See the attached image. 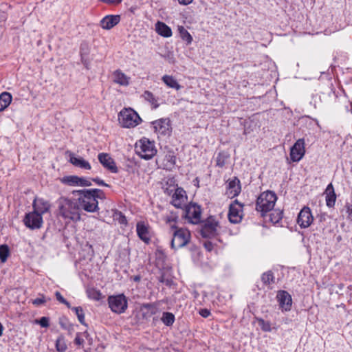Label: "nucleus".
Masks as SVG:
<instances>
[{
	"instance_id": "3",
	"label": "nucleus",
	"mask_w": 352,
	"mask_h": 352,
	"mask_svg": "<svg viewBox=\"0 0 352 352\" xmlns=\"http://www.w3.org/2000/svg\"><path fill=\"white\" fill-rule=\"evenodd\" d=\"M277 200L275 192L267 190L260 194L256 203V210L260 212L262 217L272 211Z\"/></svg>"
},
{
	"instance_id": "23",
	"label": "nucleus",
	"mask_w": 352,
	"mask_h": 352,
	"mask_svg": "<svg viewBox=\"0 0 352 352\" xmlns=\"http://www.w3.org/2000/svg\"><path fill=\"white\" fill-rule=\"evenodd\" d=\"M136 230L140 239L146 243H148L150 237L148 227L144 223L139 222L137 223Z\"/></svg>"
},
{
	"instance_id": "49",
	"label": "nucleus",
	"mask_w": 352,
	"mask_h": 352,
	"mask_svg": "<svg viewBox=\"0 0 352 352\" xmlns=\"http://www.w3.org/2000/svg\"><path fill=\"white\" fill-rule=\"evenodd\" d=\"M199 314L204 318H208L210 315V311L207 309H201L199 311Z\"/></svg>"
},
{
	"instance_id": "48",
	"label": "nucleus",
	"mask_w": 352,
	"mask_h": 352,
	"mask_svg": "<svg viewBox=\"0 0 352 352\" xmlns=\"http://www.w3.org/2000/svg\"><path fill=\"white\" fill-rule=\"evenodd\" d=\"M164 192L168 195H170L173 192H175L176 187H163Z\"/></svg>"
},
{
	"instance_id": "6",
	"label": "nucleus",
	"mask_w": 352,
	"mask_h": 352,
	"mask_svg": "<svg viewBox=\"0 0 352 352\" xmlns=\"http://www.w3.org/2000/svg\"><path fill=\"white\" fill-rule=\"evenodd\" d=\"M118 119L120 124L125 128L135 127L142 121L137 112L131 108L122 110Z\"/></svg>"
},
{
	"instance_id": "20",
	"label": "nucleus",
	"mask_w": 352,
	"mask_h": 352,
	"mask_svg": "<svg viewBox=\"0 0 352 352\" xmlns=\"http://www.w3.org/2000/svg\"><path fill=\"white\" fill-rule=\"evenodd\" d=\"M69 162L74 166L83 169L90 170L91 166L89 162L80 156L76 155L72 153H69Z\"/></svg>"
},
{
	"instance_id": "57",
	"label": "nucleus",
	"mask_w": 352,
	"mask_h": 352,
	"mask_svg": "<svg viewBox=\"0 0 352 352\" xmlns=\"http://www.w3.org/2000/svg\"><path fill=\"white\" fill-rule=\"evenodd\" d=\"M133 280L135 281V282H138L141 279V277L140 276H135L133 278Z\"/></svg>"
},
{
	"instance_id": "59",
	"label": "nucleus",
	"mask_w": 352,
	"mask_h": 352,
	"mask_svg": "<svg viewBox=\"0 0 352 352\" xmlns=\"http://www.w3.org/2000/svg\"><path fill=\"white\" fill-rule=\"evenodd\" d=\"M59 323H60V326H61L63 328L66 329V326H65V323H64L62 320H60V322H59Z\"/></svg>"
},
{
	"instance_id": "30",
	"label": "nucleus",
	"mask_w": 352,
	"mask_h": 352,
	"mask_svg": "<svg viewBox=\"0 0 352 352\" xmlns=\"http://www.w3.org/2000/svg\"><path fill=\"white\" fill-rule=\"evenodd\" d=\"M142 97L153 106V108L157 109L159 107L157 99L151 91H145L142 94Z\"/></svg>"
},
{
	"instance_id": "26",
	"label": "nucleus",
	"mask_w": 352,
	"mask_h": 352,
	"mask_svg": "<svg viewBox=\"0 0 352 352\" xmlns=\"http://www.w3.org/2000/svg\"><path fill=\"white\" fill-rule=\"evenodd\" d=\"M140 311L144 318H148L156 314V307L150 303L143 304L140 307Z\"/></svg>"
},
{
	"instance_id": "60",
	"label": "nucleus",
	"mask_w": 352,
	"mask_h": 352,
	"mask_svg": "<svg viewBox=\"0 0 352 352\" xmlns=\"http://www.w3.org/2000/svg\"><path fill=\"white\" fill-rule=\"evenodd\" d=\"M349 105H350V107H351L350 111H351V113H352V103H350V104H349Z\"/></svg>"
},
{
	"instance_id": "9",
	"label": "nucleus",
	"mask_w": 352,
	"mask_h": 352,
	"mask_svg": "<svg viewBox=\"0 0 352 352\" xmlns=\"http://www.w3.org/2000/svg\"><path fill=\"white\" fill-rule=\"evenodd\" d=\"M23 221L31 230L40 229L43 223V217L34 211L27 213Z\"/></svg>"
},
{
	"instance_id": "58",
	"label": "nucleus",
	"mask_w": 352,
	"mask_h": 352,
	"mask_svg": "<svg viewBox=\"0 0 352 352\" xmlns=\"http://www.w3.org/2000/svg\"><path fill=\"white\" fill-rule=\"evenodd\" d=\"M3 331V327L2 324L0 322V336H2Z\"/></svg>"
},
{
	"instance_id": "46",
	"label": "nucleus",
	"mask_w": 352,
	"mask_h": 352,
	"mask_svg": "<svg viewBox=\"0 0 352 352\" xmlns=\"http://www.w3.org/2000/svg\"><path fill=\"white\" fill-rule=\"evenodd\" d=\"M91 186V183L89 180H87V179H85L84 177H79L78 186Z\"/></svg>"
},
{
	"instance_id": "16",
	"label": "nucleus",
	"mask_w": 352,
	"mask_h": 352,
	"mask_svg": "<svg viewBox=\"0 0 352 352\" xmlns=\"http://www.w3.org/2000/svg\"><path fill=\"white\" fill-rule=\"evenodd\" d=\"M276 298L279 302V306L283 311H289L292 307V299L291 295L286 291H278Z\"/></svg>"
},
{
	"instance_id": "21",
	"label": "nucleus",
	"mask_w": 352,
	"mask_h": 352,
	"mask_svg": "<svg viewBox=\"0 0 352 352\" xmlns=\"http://www.w3.org/2000/svg\"><path fill=\"white\" fill-rule=\"evenodd\" d=\"M119 15H107L100 21V25L103 29L110 30L120 22Z\"/></svg>"
},
{
	"instance_id": "11",
	"label": "nucleus",
	"mask_w": 352,
	"mask_h": 352,
	"mask_svg": "<svg viewBox=\"0 0 352 352\" xmlns=\"http://www.w3.org/2000/svg\"><path fill=\"white\" fill-rule=\"evenodd\" d=\"M305 153V140L298 139L290 150V157L293 162H299Z\"/></svg>"
},
{
	"instance_id": "54",
	"label": "nucleus",
	"mask_w": 352,
	"mask_h": 352,
	"mask_svg": "<svg viewBox=\"0 0 352 352\" xmlns=\"http://www.w3.org/2000/svg\"><path fill=\"white\" fill-rule=\"evenodd\" d=\"M167 157L168 158V162L170 163V165H173L175 162V157L173 155H168Z\"/></svg>"
},
{
	"instance_id": "53",
	"label": "nucleus",
	"mask_w": 352,
	"mask_h": 352,
	"mask_svg": "<svg viewBox=\"0 0 352 352\" xmlns=\"http://www.w3.org/2000/svg\"><path fill=\"white\" fill-rule=\"evenodd\" d=\"M74 342L77 345H82L84 343V340L82 338H80L79 335L77 334L75 338Z\"/></svg>"
},
{
	"instance_id": "33",
	"label": "nucleus",
	"mask_w": 352,
	"mask_h": 352,
	"mask_svg": "<svg viewBox=\"0 0 352 352\" xmlns=\"http://www.w3.org/2000/svg\"><path fill=\"white\" fill-rule=\"evenodd\" d=\"M283 214V210L279 209L274 210L270 214V220L273 223H277L282 219Z\"/></svg>"
},
{
	"instance_id": "47",
	"label": "nucleus",
	"mask_w": 352,
	"mask_h": 352,
	"mask_svg": "<svg viewBox=\"0 0 352 352\" xmlns=\"http://www.w3.org/2000/svg\"><path fill=\"white\" fill-rule=\"evenodd\" d=\"M45 302V300L44 297L36 298L34 300H33V301H32L33 305H34L36 306H39Z\"/></svg>"
},
{
	"instance_id": "45",
	"label": "nucleus",
	"mask_w": 352,
	"mask_h": 352,
	"mask_svg": "<svg viewBox=\"0 0 352 352\" xmlns=\"http://www.w3.org/2000/svg\"><path fill=\"white\" fill-rule=\"evenodd\" d=\"M37 322L42 327H48L50 325L49 323V318L47 317H41L39 320L37 321Z\"/></svg>"
},
{
	"instance_id": "25",
	"label": "nucleus",
	"mask_w": 352,
	"mask_h": 352,
	"mask_svg": "<svg viewBox=\"0 0 352 352\" xmlns=\"http://www.w3.org/2000/svg\"><path fill=\"white\" fill-rule=\"evenodd\" d=\"M113 82L122 85V86H127L129 84V77L125 75L120 70H116L113 74Z\"/></svg>"
},
{
	"instance_id": "43",
	"label": "nucleus",
	"mask_w": 352,
	"mask_h": 352,
	"mask_svg": "<svg viewBox=\"0 0 352 352\" xmlns=\"http://www.w3.org/2000/svg\"><path fill=\"white\" fill-rule=\"evenodd\" d=\"M116 218L118 219V222L120 224L126 225L127 223V220L124 215L122 214L121 212H118L116 213Z\"/></svg>"
},
{
	"instance_id": "19",
	"label": "nucleus",
	"mask_w": 352,
	"mask_h": 352,
	"mask_svg": "<svg viewBox=\"0 0 352 352\" xmlns=\"http://www.w3.org/2000/svg\"><path fill=\"white\" fill-rule=\"evenodd\" d=\"M241 192V186L239 180L234 177V179L228 181L226 186V194L230 198H234L237 196Z\"/></svg>"
},
{
	"instance_id": "1",
	"label": "nucleus",
	"mask_w": 352,
	"mask_h": 352,
	"mask_svg": "<svg viewBox=\"0 0 352 352\" xmlns=\"http://www.w3.org/2000/svg\"><path fill=\"white\" fill-rule=\"evenodd\" d=\"M58 214L65 219L75 222L80 220L79 204L77 199L61 197L57 200Z\"/></svg>"
},
{
	"instance_id": "41",
	"label": "nucleus",
	"mask_w": 352,
	"mask_h": 352,
	"mask_svg": "<svg viewBox=\"0 0 352 352\" xmlns=\"http://www.w3.org/2000/svg\"><path fill=\"white\" fill-rule=\"evenodd\" d=\"M92 194L94 195V198L97 200L98 199H103L105 198L104 192L98 188L89 189Z\"/></svg>"
},
{
	"instance_id": "8",
	"label": "nucleus",
	"mask_w": 352,
	"mask_h": 352,
	"mask_svg": "<svg viewBox=\"0 0 352 352\" xmlns=\"http://www.w3.org/2000/svg\"><path fill=\"white\" fill-rule=\"evenodd\" d=\"M201 210L199 206L196 204H190L185 206L184 217L188 222L192 224H197L201 221Z\"/></svg>"
},
{
	"instance_id": "37",
	"label": "nucleus",
	"mask_w": 352,
	"mask_h": 352,
	"mask_svg": "<svg viewBox=\"0 0 352 352\" xmlns=\"http://www.w3.org/2000/svg\"><path fill=\"white\" fill-rule=\"evenodd\" d=\"M261 280L265 285H270L274 283V276L271 271H268L262 274Z\"/></svg>"
},
{
	"instance_id": "51",
	"label": "nucleus",
	"mask_w": 352,
	"mask_h": 352,
	"mask_svg": "<svg viewBox=\"0 0 352 352\" xmlns=\"http://www.w3.org/2000/svg\"><path fill=\"white\" fill-rule=\"evenodd\" d=\"M93 181L96 183L99 186H109L102 179H100L98 177L93 179Z\"/></svg>"
},
{
	"instance_id": "18",
	"label": "nucleus",
	"mask_w": 352,
	"mask_h": 352,
	"mask_svg": "<svg viewBox=\"0 0 352 352\" xmlns=\"http://www.w3.org/2000/svg\"><path fill=\"white\" fill-rule=\"evenodd\" d=\"M33 211L43 216L50 211V203L43 198H35L32 203Z\"/></svg>"
},
{
	"instance_id": "5",
	"label": "nucleus",
	"mask_w": 352,
	"mask_h": 352,
	"mask_svg": "<svg viewBox=\"0 0 352 352\" xmlns=\"http://www.w3.org/2000/svg\"><path fill=\"white\" fill-rule=\"evenodd\" d=\"M136 153L141 158L151 159L157 153L154 143L146 138H142L135 143Z\"/></svg>"
},
{
	"instance_id": "27",
	"label": "nucleus",
	"mask_w": 352,
	"mask_h": 352,
	"mask_svg": "<svg viewBox=\"0 0 352 352\" xmlns=\"http://www.w3.org/2000/svg\"><path fill=\"white\" fill-rule=\"evenodd\" d=\"M179 219V216L176 212H170L164 217V220L167 225L169 226L171 230L178 228L176 225Z\"/></svg>"
},
{
	"instance_id": "34",
	"label": "nucleus",
	"mask_w": 352,
	"mask_h": 352,
	"mask_svg": "<svg viewBox=\"0 0 352 352\" xmlns=\"http://www.w3.org/2000/svg\"><path fill=\"white\" fill-rule=\"evenodd\" d=\"M72 311H74L78 318V321L80 322V324L87 326V324L85 322V314L83 311V309L81 307H74L70 308Z\"/></svg>"
},
{
	"instance_id": "15",
	"label": "nucleus",
	"mask_w": 352,
	"mask_h": 352,
	"mask_svg": "<svg viewBox=\"0 0 352 352\" xmlns=\"http://www.w3.org/2000/svg\"><path fill=\"white\" fill-rule=\"evenodd\" d=\"M98 159L103 167L109 170L111 173H116L118 172V169L116 165L115 161L108 153H99L98 155Z\"/></svg>"
},
{
	"instance_id": "55",
	"label": "nucleus",
	"mask_w": 352,
	"mask_h": 352,
	"mask_svg": "<svg viewBox=\"0 0 352 352\" xmlns=\"http://www.w3.org/2000/svg\"><path fill=\"white\" fill-rule=\"evenodd\" d=\"M179 3L182 5H188L192 0H178Z\"/></svg>"
},
{
	"instance_id": "32",
	"label": "nucleus",
	"mask_w": 352,
	"mask_h": 352,
	"mask_svg": "<svg viewBox=\"0 0 352 352\" xmlns=\"http://www.w3.org/2000/svg\"><path fill=\"white\" fill-rule=\"evenodd\" d=\"M175 316L170 312H164L161 318L162 322L166 326H172L175 322Z\"/></svg>"
},
{
	"instance_id": "61",
	"label": "nucleus",
	"mask_w": 352,
	"mask_h": 352,
	"mask_svg": "<svg viewBox=\"0 0 352 352\" xmlns=\"http://www.w3.org/2000/svg\"><path fill=\"white\" fill-rule=\"evenodd\" d=\"M94 298H95V299H96V300H98V299H99V298H98V297H94Z\"/></svg>"
},
{
	"instance_id": "40",
	"label": "nucleus",
	"mask_w": 352,
	"mask_h": 352,
	"mask_svg": "<svg viewBox=\"0 0 352 352\" xmlns=\"http://www.w3.org/2000/svg\"><path fill=\"white\" fill-rule=\"evenodd\" d=\"M258 324L263 331L270 332L272 331L271 323L269 321H265L263 319H259Z\"/></svg>"
},
{
	"instance_id": "31",
	"label": "nucleus",
	"mask_w": 352,
	"mask_h": 352,
	"mask_svg": "<svg viewBox=\"0 0 352 352\" xmlns=\"http://www.w3.org/2000/svg\"><path fill=\"white\" fill-rule=\"evenodd\" d=\"M79 177L76 175H69L60 179V182L68 186H78Z\"/></svg>"
},
{
	"instance_id": "28",
	"label": "nucleus",
	"mask_w": 352,
	"mask_h": 352,
	"mask_svg": "<svg viewBox=\"0 0 352 352\" xmlns=\"http://www.w3.org/2000/svg\"><path fill=\"white\" fill-rule=\"evenodd\" d=\"M12 100V95L6 91H4L0 94V112L6 109Z\"/></svg>"
},
{
	"instance_id": "42",
	"label": "nucleus",
	"mask_w": 352,
	"mask_h": 352,
	"mask_svg": "<svg viewBox=\"0 0 352 352\" xmlns=\"http://www.w3.org/2000/svg\"><path fill=\"white\" fill-rule=\"evenodd\" d=\"M55 296L59 302L65 305L68 308H71L69 302L64 298L59 292L57 291L55 292Z\"/></svg>"
},
{
	"instance_id": "12",
	"label": "nucleus",
	"mask_w": 352,
	"mask_h": 352,
	"mask_svg": "<svg viewBox=\"0 0 352 352\" xmlns=\"http://www.w3.org/2000/svg\"><path fill=\"white\" fill-rule=\"evenodd\" d=\"M314 217L312 216L311 209L305 206L300 211L297 223L301 228H307L312 223Z\"/></svg>"
},
{
	"instance_id": "22",
	"label": "nucleus",
	"mask_w": 352,
	"mask_h": 352,
	"mask_svg": "<svg viewBox=\"0 0 352 352\" xmlns=\"http://www.w3.org/2000/svg\"><path fill=\"white\" fill-rule=\"evenodd\" d=\"M325 195V201L326 204L329 208H332L334 206L336 200V195L335 193L334 188L332 184H329L324 191Z\"/></svg>"
},
{
	"instance_id": "56",
	"label": "nucleus",
	"mask_w": 352,
	"mask_h": 352,
	"mask_svg": "<svg viewBox=\"0 0 352 352\" xmlns=\"http://www.w3.org/2000/svg\"><path fill=\"white\" fill-rule=\"evenodd\" d=\"M82 335H83L84 337H85L86 339H87V340H90L91 339L90 338V335H89V333L87 331L83 332Z\"/></svg>"
},
{
	"instance_id": "36",
	"label": "nucleus",
	"mask_w": 352,
	"mask_h": 352,
	"mask_svg": "<svg viewBox=\"0 0 352 352\" xmlns=\"http://www.w3.org/2000/svg\"><path fill=\"white\" fill-rule=\"evenodd\" d=\"M229 158V155L226 152H219L217 157V165L223 167Z\"/></svg>"
},
{
	"instance_id": "4",
	"label": "nucleus",
	"mask_w": 352,
	"mask_h": 352,
	"mask_svg": "<svg viewBox=\"0 0 352 352\" xmlns=\"http://www.w3.org/2000/svg\"><path fill=\"white\" fill-rule=\"evenodd\" d=\"M191 239L190 231L186 228H177L172 230L170 247L174 250H177L187 245Z\"/></svg>"
},
{
	"instance_id": "24",
	"label": "nucleus",
	"mask_w": 352,
	"mask_h": 352,
	"mask_svg": "<svg viewBox=\"0 0 352 352\" xmlns=\"http://www.w3.org/2000/svg\"><path fill=\"white\" fill-rule=\"evenodd\" d=\"M155 31L162 36L168 38L172 36V30L166 23L157 21L155 23Z\"/></svg>"
},
{
	"instance_id": "39",
	"label": "nucleus",
	"mask_w": 352,
	"mask_h": 352,
	"mask_svg": "<svg viewBox=\"0 0 352 352\" xmlns=\"http://www.w3.org/2000/svg\"><path fill=\"white\" fill-rule=\"evenodd\" d=\"M9 248L8 245H0V261L2 263H4L6 261L8 256H9Z\"/></svg>"
},
{
	"instance_id": "52",
	"label": "nucleus",
	"mask_w": 352,
	"mask_h": 352,
	"mask_svg": "<svg viewBox=\"0 0 352 352\" xmlns=\"http://www.w3.org/2000/svg\"><path fill=\"white\" fill-rule=\"evenodd\" d=\"M204 248L209 252L212 251L213 249V244L210 241H206L204 243Z\"/></svg>"
},
{
	"instance_id": "2",
	"label": "nucleus",
	"mask_w": 352,
	"mask_h": 352,
	"mask_svg": "<svg viewBox=\"0 0 352 352\" xmlns=\"http://www.w3.org/2000/svg\"><path fill=\"white\" fill-rule=\"evenodd\" d=\"M72 193L78 196L77 201L80 210L82 209L88 212L98 211V201L94 198V194L89 189L74 190Z\"/></svg>"
},
{
	"instance_id": "17",
	"label": "nucleus",
	"mask_w": 352,
	"mask_h": 352,
	"mask_svg": "<svg viewBox=\"0 0 352 352\" xmlns=\"http://www.w3.org/2000/svg\"><path fill=\"white\" fill-rule=\"evenodd\" d=\"M218 223L212 218H208L201 229V235L204 237H213L217 234Z\"/></svg>"
},
{
	"instance_id": "50",
	"label": "nucleus",
	"mask_w": 352,
	"mask_h": 352,
	"mask_svg": "<svg viewBox=\"0 0 352 352\" xmlns=\"http://www.w3.org/2000/svg\"><path fill=\"white\" fill-rule=\"evenodd\" d=\"M100 1L107 4H119L122 0H99Z\"/></svg>"
},
{
	"instance_id": "10",
	"label": "nucleus",
	"mask_w": 352,
	"mask_h": 352,
	"mask_svg": "<svg viewBox=\"0 0 352 352\" xmlns=\"http://www.w3.org/2000/svg\"><path fill=\"white\" fill-rule=\"evenodd\" d=\"M155 132L158 135L169 136L171 133L170 120L167 118H161L151 122Z\"/></svg>"
},
{
	"instance_id": "14",
	"label": "nucleus",
	"mask_w": 352,
	"mask_h": 352,
	"mask_svg": "<svg viewBox=\"0 0 352 352\" xmlns=\"http://www.w3.org/2000/svg\"><path fill=\"white\" fill-rule=\"evenodd\" d=\"M187 195L186 191L180 187H177L175 192L172 195L171 204L177 208H182L186 206L187 202Z\"/></svg>"
},
{
	"instance_id": "7",
	"label": "nucleus",
	"mask_w": 352,
	"mask_h": 352,
	"mask_svg": "<svg viewBox=\"0 0 352 352\" xmlns=\"http://www.w3.org/2000/svg\"><path fill=\"white\" fill-rule=\"evenodd\" d=\"M107 300L109 308L116 314H122L128 307L127 298L124 294L110 296Z\"/></svg>"
},
{
	"instance_id": "38",
	"label": "nucleus",
	"mask_w": 352,
	"mask_h": 352,
	"mask_svg": "<svg viewBox=\"0 0 352 352\" xmlns=\"http://www.w3.org/2000/svg\"><path fill=\"white\" fill-rule=\"evenodd\" d=\"M179 32L180 34L181 38L187 41L188 43H190L192 41V38L189 32L184 28L183 26H179L178 28Z\"/></svg>"
},
{
	"instance_id": "13",
	"label": "nucleus",
	"mask_w": 352,
	"mask_h": 352,
	"mask_svg": "<svg viewBox=\"0 0 352 352\" xmlns=\"http://www.w3.org/2000/svg\"><path fill=\"white\" fill-rule=\"evenodd\" d=\"M242 207L243 206L235 200L230 204L228 212V219L231 223H238L242 219Z\"/></svg>"
},
{
	"instance_id": "35",
	"label": "nucleus",
	"mask_w": 352,
	"mask_h": 352,
	"mask_svg": "<svg viewBox=\"0 0 352 352\" xmlns=\"http://www.w3.org/2000/svg\"><path fill=\"white\" fill-rule=\"evenodd\" d=\"M67 344L65 340V338L63 336H60L56 341V349L58 352H65L67 350Z\"/></svg>"
},
{
	"instance_id": "44",
	"label": "nucleus",
	"mask_w": 352,
	"mask_h": 352,
	"mask_svg": "<svg viewBox=\"0 0 352 352\" xmlns=\"http://www.w3.org/2000/svg\"><path fill=\"white\" fill-rule=\"evenodd\" d=\"M177 184L174 177L168 178L163 187H176Z\"/></svg>"
},
{
	"instance_id": "29",
	"label": "nucleus",
	"mask_w": 352,
	"mask_h": 352,
	"mask_svg": "<svg viewBox=\"0 0 352 352\" xmlns=\"http://www.w3.org/2000/svg\"><path fill=\"white\" fill-rule=\"evenodd\" d=\"M162 81L168 87L175 89L176 90H179L181 89V85L177 82V81L172 76L164 75L162 77Z\"/></svg>"
}]
</instances>
